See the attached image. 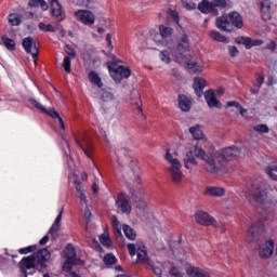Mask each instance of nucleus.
Listing matches in <instances>:
<instances>
[{"instance_id": "obj_1", "label": "nucleus", "mask_w": 277, "mask_h": 277, "mask_svg": "<svg viewBox=\"0 0 277 277\" xmlns=\"http://www.w3.org/2000/svg\"><path fill=\"white\" fill-rule=\"evenodd\" d=\"M193 153L188 151L184 158L186 170H189V166H198L197 158L205 162V170L209 174H220L226 163L235 161L241 155V151L237 147H227L221 151H206L202 147L195 146Z\"/></svg>"}, {"instance_id": "obj_2", "label": "nucleus", "mask_w": 277, "mask_h": 277, "mask_svg": "<svg viewBox=\"0 0 277 277\" xmlns=\"http://www.w3.org/2000/svg\"><path fill=\"white\" fill-rule=\"evenodd\" d=\"M170 55L179 64H187L189 70H193V72H202V67L198 65V63L189 62V60H192V55L189 54V36H187L185 30L177 36V44L175 48H173L170 52H168V50L160 52L161 62H164V64H170V62H172Z\"/></svg>"}, {"instance_id": "obj_3", "label": "nucleus", "mask_w": 277, "mask_h": 277, "mask_svg": "<svg viewBox=\"0 0 277 277\" xmlns=\"http://www.w3.org/2000/svg\"><path fill=\"white\" fill-rule=\"evenodd\" d=\"M182 149L183 146L181 145H167L166 147L164 159L171 166L169 168V172L174 183H181V181H183V172L181 171L183 164H181V161L179 160V158H176V156L179 155V150Z\"/></svg>"}, {"instance_id": "obj_4", "label": "nucleus", "mask_w": 277, "mask_h": 277, "mask_svg": "<svg viewBox=\"0 0 277 277\" xmlns=\"http://www.w3.org/2000/svg\"><path fill=\"white\" fill-rule=\"evenodd\" d=\"M243 194L246 198H248V196H253V200L259 205H265V202H272V195L265 192L263 186H256V184H251V188L247 186L243 189Z\"/></svg>"}, {"instance_id": "obj_5", "label": "nucleus", "mask_w": 277, "mask_h": 277, "mask_svg": "<svg viewBox=\"0 0 277 277\" xmlns=\"http://www.w3.org/2000/svg\"><path fill=\"white\" fill-rule=\"evenodd\" d=\"M28 103L35 106L36 109H40L41 114H45L47 116L52 118V120H58L60 128L63 131L64 129H66V126L64 124V119H62V117L60 116V113H57V110H55L53 107L47 108L34 97H29Z\"/></svg>"}, {"instance_id": "obj_6", "label": "nucleus", "mask_w": 277, "mask_h": 277, "mask_svg": "<svg viewBox=\"0 0 277 277\" xmlns=\"http://www.w3.org/2000/svg\"><path fill=\"white\" fill-rule=\"evenodd\" d=\"M128 250L131 256H137V263H150L148 251L143 242L129 243Z\"/></svg>"}, {"instance_id": "obj_7", "label": "nucleus", "mask_w": 277, "mask_h": 277, "mask_svg": "<svg viewBox=\"0 0 277 277\" xmlns=\"http://www.w3.org/2000/svg\"><path fill=\"white\" fill-rule=\"evenodd\" d=\"M64 256L66 258L63 265L64 272H70V269H72V265H83V261L77 258V252L75 251V247H72V245H68L66 247Z\"/></svg>"}, {"instance_id": "obj_8", "label": "nucleus", "mask_w": 277, "mask_h": 277, "mask_svg": "<svg viewBox=\"0 0 277 277\" xmlns=\"http://www.w3.org/2000/svg\"><path fill=\"white\" fill-rule=\"evenodd\" d=\"M263 230H265V224H263V222L260 221L258 223H251L247 232L248 243L259 241V239H261V235H263Z\"/></svg>"}, {"instance_id": "obj_9", "label": "nucleus", "mask_w": 277, "mask_h": 277, "mask_svg": "<svg viewBox=\"0 0 277 277\" xmlns=\"http://www.w3.org/2000/svg\"><path fill=\"white\" fill-rule=\"evenodd\" d=\"M22 47L26 53L32 56L36 62L38 60V51H40V43L36 41L34 37H25L22 41Z\"/></svg>"}, {"instance_id": "obj_10", "label": "nucleus", "mask_w": 277, "mask_h": 277, "mask_svg": "<svg viewBox=\"0 0 277 277\" xmlns=\"http://www.w3.org/2000/svg\"><path fill=\"white\" fill-rule=\"evenodd\" d=\"M108 70L116 83H122V79H129L131 77V70L122 65L115 68L113 65H108Z\"/></svg>"}, {"instance_id": "obj_11", "label": "nucleus", "mask_w": 277, "mask_h": 277, "mask_svg": "<svg viewBox=\"0 0 277 277\" xmlns=\"http://www.w3.org/2000/svg\"><path fill=\"white\" fill-rule=\"evenodd\" d=\"M26 259H31L34 261V269H36V267L47 268V264L44 263L51 259V253L47 249H41L36 254L27 256Z\"/></svg>"}, {"instance_id": "obj_12", "label": "nucleus", "mask_w": 277, "mask_h": 277, "mask_svg": "<svg viewBox=\"0 0 277 277\" xmlns=\"http://www.w3.org/2000/svg\"><path fill=\"white\" fill-rule=\"evenodd\" d=\"M75 16L77 21L82 23V25H94V23H96V16H94V13L88 10L75 11Z\"/></svg>"}, {"instance_id": "obj_13", "label": "nucleus", "mask_w": 277, "mask_h": 277, "mask_svg": "<svg viewBox=\"0 0 277 277\" xmlns=\"http://www.w3.org/2000/svg\"><path fill=\"white\" fill-rule=\"evenodd\" d=\"M51 5V15L57 23H62L66 15L64 14V10L62 9V4L60 0H48Z\"/></svg>"}, {"instance_id": "obj_14", "label": "nucleus", "mask_w": 277, "mask_h": 277, "mask_svg": "<svg viewBox=\"0 0 277 277\" xmlns=\"http://www.w3.org/2000/svg\"><path fill=\"white\" fill-rule=\"evenodd\" d=\"M196 222L201 224V226H214L217 228V221L213 216L209 215L207 212L199 211L196 213Z\"/></svg>"}, {"instance_id": "obj_15", "label": "nucleus", "mask_w": 277, "mask_h": 277, "mask_svg": "<svg viewBox=\"0 0 277 277\" xmlns=\"http://www.w3.org/2000/svg\"><path fill=\"white\" fill-rule=\"evenodd\" d=\"M21 272L24 277L34 276L36 268H34V260L31 258H24L19 262Z\"/></svg>"}, {"instance_id": "obj_16", "label": "nucleus", "mask_w": 277, "mask_h": 277, "mask_svg": "<svg viewBox=\"0 0 277 277\" xmlns=\"http://www.w3.org/2000/svg\"><path fill=\"white\" fill-rule=\"evenodd\" d=\"M116 207L119 213H131V202L129 201V197L124 194L118 196Z\"/></svg>"}, {"instance_id": "obj_17", "label": "nucleus", "mask_w": 277, "mask_h": 277, "mask_svg": "<svg viewBox=\"0 0 277 277\" xmlns=\"http://www.w3.org/2000/svg\"><path fill=\"white\" fill-rule=\"evenodd\" d=\"M259 254L261 259H269L274 254V241L268 240L260 246Z\"/></svg>"}, {"instance_id": "obj_18", "label": "nucleus", "mask_w": 277, "mask_h": 277, "mask_svg": "<svg viewBox=\"0 0 277 277\" xmlns=\"http://www.w3.org/2000/svg\"><path fill=\"white\" fill-rule=\"evenodd\" d=\"M177 105L181 111L187 113L192 109L193 101L192 97L185 95V94H180L177 96Z\"/></svg>"}, {"instance_id": "obj_19", "label": "nucleus", "mask_w": 277, "mask_h": 277, "mask_svg": "<svg viewBox=\"0 0 277 277\" xmlns=\"http://www.w3.org/2000/svg\"><path fill=\"white\" fill-rule=\"evenodd\" d=\"M205 100L208 107H215L216 109H222V103L215 96V92L209 90L205 93Z\"/></svg>"}, {"instance_id": "obj_20", "label": "nucleus", "mask_w": 277, "mask_h": 277, "mask_svg": "<svg viewBox=\"0 0 277 277\" xmlns=\"http://www.w3.org/2000/svg\"><path fill=\"white\" fill-rule=\"evenodd\" d=\"M198 10L202 14H213L214 16H217V14H220L217 9L213 8V2L212 1L210 2L208 0H203L202 2H200L198 5Z\"/></svg>"}, {"instance_id": "obj_21", "label": "nucleus", "mask_w": 277, "mask_h": 277, "mask_svg": "<svg viewBox=\"0 0 277 277\" xmlns=\"http://www.w3.org/2000/svg\"><path fill=\"white\" fill-rule=\"evenodd\" d=\"M159 32L160 35H156L154 40L155 42H157L158 44H163V41L160 40L159 38H170L172 36V34H174V29H172V27H168L164 25H161L159 27Z\"/></svg>"}, {"instance_id": "obj_22", "label": "nucleus", "mask_w": 277, "mask_h": 277, "mask_svg": "<svg viewBox=\"0 0 277 277\" xmlns=\"http://www.w3.org/2000/svg\"><path fill=\"white\" fill-rule=\"evenodd\" d=\"M207 88V80L196 77L194 79L193 89L195 90V94H197L198 97L202 96L205 94V89Z\"/></svg>"}, {"instance_id": "obj_23", "label": "nucleus", "mask_w": 277, "mask_h": 277, "mask_svg": "<svg viewBox=\"0 0 277 277\" xmlns=\"http://www.w3.org/2000/svg\"><path fill=\"white\" fill-rule=\"evenodd\" d=\"M260 8L262 12V18L264 21H269V18H272V1L262 0L260 2Z\"/></svg>"}, {"instance_id": "obj_24", "label": "nucleus", "mask_w": 277, "mask_h": 277, "mask_svg": "<svg viewBox=\"0 0 277 277\" xmlns=\"http://www.w3.org/2000/svg\"><path fill=\"white\" fill-rule=\"evenodd\" d=\"M88 79L91 85H93V88H100V89L103 88V79L101 78L98 72H96L95 70H91L88 74Z\"/></svg>"}, {"instance_id": "obj_25", "label": "nucleus", "mask_w": 277, "mask_h": 277, "mask_svg": "<svg viewBox=\"0 0 277 277\" xmlns=\"http://www.w3.org/2000/svg\"><path fill=\"white\" fill-rule=\"evenodd\" d=\"M186 274L189 277H209V273L199 267L188 266L186 268Z\"/></svg>"}, {"instance_id": "obj_26", "label": "nucleus", "mask_w": 277, "mask_h": 277, "mask_svg": "<svg viewBox=\"0 0 277 277\" xmlns=\"http://www.w3.org/2000/svg\"><path fill=\"white\" fill-rule=\"evenodd\" d=\"M206 196H214L216 198H222L226 194L224 188L217 186H208L205 190Z\"/></svg>"}, {"instance_id": "obj_27", "label": "nucleus", "mask_w": 277, "mask_h": 277, "mask_svg": "<svg viewBox=\"0 0 277 277\" xmlns=\"http://www.w3.org/2000/svg\"><path fill=\"white\" fill-rule=\"evenodd\" d=\"M229 23L237 27V29H241L243 27V19L238 12H232L228 14Z\"/></svg>"}, {"instance_id": "obj_28", "label": "nucleus", "mask_w": 277, "mask_h": 277, "mask_svg": "<svg viewBox=\"0 0 277 277\" xmlns=\"http://www.w3.org/2000/svg\"><path fill=\"white\" fill-rule=\"evenodd\" d=\"M216 27H217V29H221V31L230 32V29L228 28V27H230V23L224 16L216 18Z\"/></svg>"}, {"instance_id": "obj_29", "label": "nucleus", "mask_w": 277, "mask_h": 277, "mask_svg": "<svg viewBox=\"0 0 277 277\" xmlns=\"http://www.w3.org/2000/svg\"><path fill=\"white\" fill-rule=\"evenodd\" d=\"M77 144L81 148V150L84 153V155H87V157L92 156V150H93L92 143L88 141H82V142H78Z\"/></svg>"}, {"instance_id": "obj_30", "label": "nucleus", "mask_w": 277, "mask_h": 277, "mask_svg": "<svg viewBox=\"0 0 277 277\" xmlns=\"http://www.w3.org/2000/svg\"><path fill=\"white\" fill-rule=\"evenodd\" d=\"M236 44H242V47H245V49H247L248 51H250V49H252V38L250 37H237L235 39Z\"/></svg>"}, {"instance_id": "obj_31", "label": "nucleus", "mask_w": 277, "mask_h": 277, "mask_svg": "<svg viewBox=\"0 0 277 277\" xmlns=\"http://www.w3.org/2000/svg\"><path fill=\"white\" fill-rule=\"evenodd\" d=\"M62 222V212H60V214L57 215V217L55 219L52 227L50 228L49 233L50 235H52V237L55 239V236L57 235V233L60 232V223Z\"/></svg>"}, {"instance_id": "obj_32", "label": "nucleus", "mask_w": 277, "mask_h": 277, "mask_svg": "<svg viewBox=\"0 0 277 277\" xmlns=\"http://www.w3.org/2000/svg\"><path fill=\"white\" fill-rule=\"evenodd\" d=\"M189 133L193 135L194 140H205L202 129L199 124L189 128Z\"/></svg>"}, {"instance_id": "obj_33", "label": "nucleus", "mask_w": 277, "mask_h": 277, "mask_svg": "<svg viewBox=\"0 0 277 277\" xmlns=\"http://www.w3.org/2000/svg\"><path fill=\"white\" fill-rule=\"evenodd\" d=\"M122 230L127 239H130V241H133L137 237V233L135 232V229H133V227L129 225H123Z\"/></svg>"}, {"instance_id": "obj_34", "label": "nucleus", "mask_w": 277, "mask_h": 277, "mask_svg": "<svg viewBox=\"0 0 277 277\" xmlns=\"http://www.w3.org/2000/svg\"><path fill=\"white\" fill-rule=\"evenodd\" d=\"M210 38H212V40H215L216 42H223L224 44H228V38H226L224 35L220 34L216 30L210 31Z\"/></svg>"}, {"instance_id": "obj_35", "label": "nucleus", "mask_w": 277, "mask_h": 277, "mask_svg": "<svg viewBox=\"0 0 277 277\" xmlns=\"http://www.w3.org/2000/svg\"><path fill=\"white\" fill-rule=\"evenodd\" d=\"M9 23L12 27H18L23 23V16L16 13L9 14Z\"/></svg>"}, {"instance_id": "obj_36", "label": "nucleus", "mask_w": 277, "mask_h": 277, "mask_svg": "<svg viewBox=\"0 0 277 277\" xmlns=\"http://www.w3.org/2000/svg\"><path fill=\"white\" fill-rule=\"evenodd\" d=\"M136 209L138 210V215H143V217H145L146 213H148V208H147L146 201H144V199H138L136 201Z\"/></svg>"}, {"instance_id": "obj_37", "label": "nucleus", "mask_w": 277, "mask_h": 277, "mask_svg": "<svg viewBox=\"0 0 277 277\" xmlns=\"http://www.w3.org/2000/svg\"><path fill=\"white\" fill-rule=\"evenodd\" d=\"M111 224L117 237H122V225L120 224V221H118V217L113 216Z\"/></svg>"}, {"instance_id": "obj_38", "label": "nucleus", "mask_w": 277, "mask_h": 277, "mask_svg": "<svg viewBox=\"0 0 277 277\" xmlns=\"http://www.w3.org/2000/svg\"><path fill=\"white\" fill-rule=\"evenodd\" d=\"M29 8H41L43 10H49V4L44 0H29Z\"/></svg>"}, {"instance_id": "obj_39", "label": "nucleus", "mask_w": 277, "mask_h": 277, "mask_svg": "<svg viewBox=\"0 0 277 277\" xmlns=\"http://www.w3.org/2000/svg\"><path fill=\"white\" fill-rule=\"evenodd\" d=\"M40 31H50L51 34H55L60 29V26H53L51 24H44L43 22L39 23Z\"/></svg>"}, {"instance_id": "obj_40", "label": "nucleus", "mask_w": 277, "mask_h": 277, "mask_svg": "<svg viewBox=\"0 0 277 277\" xmlns=\"http://www.w3.org/2000/svg\"><path fill=\"white\" fill-rule=\"evenodd\" d=\"M1 42L9 51H14V49H16V43L13 39H10L8 37H1Z\"/></svg>"}, {"instance_id": "obj_41", "label": "nucleus", "mask_w": 277, "mask_h": 277, "mask_svg": "<svg viewBox=\"0 0 277 277\" xmlns=\"http://www.w3.org/2000/svg\"><path fill=\"white\" fill-rule=\"evenodd\" d=\"M116 97L114 96V93L111 91L102 90L101 94V101H104V103H111Z\"/></svg>"}, {"instance_id": "obj_42", "label": "nucleus", "mask_w": 277, "mask_h": 277, "mask_svg": "<svg viewBox=\"0 0 277 277\" xmlns=\"http://www.w3.org/2000/svg\"><path fill=\"white\" fill-rule=\"evenodd\" d=\"M74 184H75L76 190H77L78 194H79L80 200H81L82 202H85L87 197H85V193L83 192V186L81 185V182H79V181L76 180V181L74 182Z\"/></svg>"}, {"instance_id": "obj_43", "label": "nucleus", "mask_w": 277, "mask_h": 277, "mask_svg": "<svg viewBox=\"0 0 277 277\" xmlns=\"http://www.w3.org/2000/svg\"><path fill=\"white\" fill-rule=\"evenodd\" d=\"M100 242L102 246H105V248H111V239L107 233H104L100 236Z\"/></svg>"}, {"instance_id": "obj_44", "label": "nucleus", "mask_w": 277, "mask_h": 277, "mask_svg": "<svg viewBox=\"0 0 277 277\" xmlns=\"http://www.w3.org/2000/svg\"><path fill=\"white\" fill-rule=\"evenodd\" d=\"M274 172H277V166L276 164H271L266 169V174L272 179L273 181H277V175L274 174Z\"/></svg>"}, {"instance_id": "obj_45", "label": "nucleus", "mask_w": 277, "mask_h": 277, "mask_svg": "<svg viewBox=\"0 0 277 277\" xmlns=\"http://www.w3.org/2000/svg\"><path fill=\"white\" fill-rule=\"evenodd\" d=\"M74 58H70V56H65L63 60V68L65 70V72H67L68 75H70V66H71V62Z\"/></svg>"}, {"instance_id": "obj_46", "label": "nucleus", "mask_w": 277, "mask_h": 277, "mask_svg": "<svg viewBox=\"0 0 277 277\" xmlns=\"http://www.w3.org/2000/svg\"><path fill=\"white\" fill-rule=\"evenodd\" d=\"M104 263L106 265H115L116 263V255L115 254H111V253H107L105 256H104Z\"/></svg>"}, {"instance_id": "obj_47", "label": "nucleus", "mask_w": 277, "mask_h": 277, "mask_svg": "<svg viewBox=\"0 0 277 277\" xmlns=\"http://www.w3.org/2000/svg\"><path fill=\"white\" fill-rule=\"evenodd\" d=\"M65 53L67 55V57L75 60V57H77V52L75 51V49H72V47L70 45H65Z\"/></svg>"}, {"instance_id": "obj_48", "label": "nucleus", "mask_w": 277, "mask_h": 277, "mask_svg": "<svg viewBox=\"0 0 277 277\" xmlns=\"http://www.w3.org/2000/svg\"><path fill=\"white\" fill-rule=\"evenodd\" d=\"M131 94L135 98L134 101L131 100L132 105H136L138 111H142V107L140 106V103H141V101H140V93H137V91H133Z\"/></svg>"}, {"instance_id": "obj_49", "label": "nucleus", "mask_w": 277, "mask_h": 277, "mask_svg": "<svg viewBox=\"0 0 277 277\" xmlns=\"http://www.w3.org/2000/svg\"><path fill=\"white\" fill-rule=\"evenodd\" d=\"M212 5L215 10V8H220L221 10H224L226 8L227 3L226 0H212Z\"/></svg>"}, {"instance_id": "obj_50", "label": "nucleus", "mask_w": 277, "mask_h": 277, "mask_svg": "<svg viewBox=\"0 0 277 277\" xmlns=\"http://www.w3.org/2000/svg\"><path fill=\"white\" fill-rule=\"evenodd\" d=\"M253 129L258 133H269V128L267 127V124H258Z\"/></svg>"}, {"instance_id": "obj_51", "label": "nucleus", "mask_w": 277, "mask_h": 277, "mask_svg": "<svg viewBox=\"0 0 277 277\" xmlns=\"http://www.w3.org/2000/svg\"><path fill=\"white\" fill-rule=\"evenodd\" d=\"M182 8H185V10L188 11L196 10V3L188 2L187 0H182Z\"/></svg>"}, {"instance_id": "obj_52", "label": "nucleus", "mask_w": 277, "mask_h": 277, "mask_svg": "<svg viewBox=\"0 0 277 277\" xmlns=\"http://www.w3.org/2000/svg\"><path fill=\"white\" fill-rule=\"evenodd\" d=\"M36 245L34 246H29V247H26V248H22L18 250L19 254H29V252H34V250H36Z\"/></svg>"}, {"instance_id": "obj_53", "label": "nucleus", "mask_w": 277, "mask_h": 277, "mask_svg": "<svg viewBox=\"0 0 277 277\" xmlns=\"http://www.w3.org/2000/svg\"><path fill=\"white\" fill-rule=\"evenodd\" d=\"M230 57H237L239 55V50L235 45L228 47Z\"/></svg>"}, {"instance_id": "obj_54", "label": "nucleus", "mask_w": 277, "mask_h": 277, "mask_svg": "<svg viewBox=\"0 0 277 277\" xmlns=\"http://www.w3.org/2000/svg\"><path fill=\"white\" fill-rule=\"evenodd\" d=\"M253 88L250 89L251 94H253L254 96H256L261 90V84L253 82L252 83Z\"/></svg>"}, {"instance_id": "obj_55", "label": "nucleus", "mask_w": 277, "mask_h": 277, "mask_svg": "<svg viewBox=\"0 0 277 277\" xmlns=\"http://www.w3.org/2000/svg\"><path fill=\"white\" fill-rule=\"evenodd\" d=\"M92 0H77L76 5H82L83 8H90Z\"/></svg>"}, {"instance_id": "obj_56", "label": "nucleus", "mask_w": 277, "mask_h": 277, "mask_svg": "<svg viewBox=\"0 0 277 277\" xmlns=\"http://www.w3.org/2000/svg\"><path fill=\"white\" fill-rule=\"evenodd\" d=\"M169 14L171 18L174 21V23L179 25V21H180L179 13L176 11L171 10Z\"/></svg>"}, {"instance_id": "obj_57", "label": "nucleus", "mask_w": 277, "mask_h": 277, "mask_svg": "<svg viewBox=\"0 0 277 277\" xmlns=\"http://www.w3.org/2000/svg\"><path fill=\"white\" fill-rule=\"evenodd\" d=\"M170 275H171L172 277H183V276H181V273H179V268H176V267H172V268L170 269Z\"/></svg>"}, {"instance_id": "obj_58", "label": "nucleus", "mask_w": 277, "mask_h": 277, "mask_svg": "<svg viewBox=\"0 0 277 277\" xmlns=\"http://www.w3.org/2000/svg\"><path fill=\"white\" fill-rule=\"evenodd\" d=\"M106 42H107V47L110 51H114V45H111V34H107L106 35Z\"/></svg>"}, {"instance_id": "obj_59", "label": "nucleus", "mask_w": 277, "mask_h": 277, "mask_svg": "<svg viewBox=\"0 0 277 277\" xmlns=\"http://www.w3.org/2000/svg\"><path fill=\"white\" fill-rule=\"evenodd\" d=\"M262 44H263L262 39H255V40L251 39V49H252V47H262Z\"/></svg>"}, {"instance_id": "obj_60", "label": "nucleus", "mask_w": 277, "mask_h": 277, "mask_svg": "<svg viewBox=\"0 0 277 277\" xmlns=\"http://www.w3.org/2000/svg\"><path fill=\"white\" fill-rule=\"evenodd\" d=\"M227 107H237L238 109V108H241V104H239V102L229 101L227 102Z\"/></svg>"}, {"instance_id": "obj_61", "label": "nucleus", "mask_w": 277, "mask_h": 277, "mask_svg": "<svg viewBox=\"0 0 277 277\" xmlns=\"http://www.w3.org/2000/svg\"><path fill=\"white\" fill-rule=\"evenodd\" d=\"M277 44L274 41H271L269 43L266 44V49L268 51H276Z\"/></svg>"}, {"instance_id": "obj_62", "label": "nucleus", "mask_w": 277, "mask_h": 277, "mask_svg": "<svg viewBox=\"0 0 277 277\" xmlns=\"http://www.w3.org/2000/svg\"><path fill=\"white\" fill-rule=\"evenodd\" d=\"M276 83H277L276 77H274V76L268 77V79H267L268 85H276Z\"/></svg>"}, {"instance_id": "obj_63", "label": "nucleus", "mask_w": 277, "mask_h": 277, "mask_svg": "<svg viewBox=\"0 0 277 277\" xmlns=\"http://www.w3.org/2000/svg\"><path fill=\"white\" fill-rule=\"evenodd\" d=\"M254 82L259 85H263V83H265V76H259Z\"/></svg>"}, {"instance_id": "obj_64", "label": "nucleus", "mask_w": 277, "mask_h": 277, "mask_svg": "<svg viewBox=\"0 0 277 277\" xmlns=\"http://www.w3.org/2000/svg\"><path fill=\"white\" fill-rule=\"evenodd\" d=\"M40 246H45V243H49V236H44L40 241Z\"/></svg>"}]
</instances>
